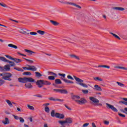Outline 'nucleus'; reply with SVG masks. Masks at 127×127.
I'll return each mask as SVG.
<instances>
[{"label": "nucleus", "instance_id": "obj_1", "mask_svg": "<svg viewBox=\"0 0 127 127\" xmlns=\"http://www.w3.org/2000/svg\"><path fill=\"white\" fill-rule=\"evenodd\" d=\"M0 76H2V79L3 80H6L7 81H11L10 77L12 76V74L8 72H4L3 73H0Z\"/></svg>", "mask_w": 127, "mask_h": 127}, {"label": "nucleus", "instance_id": "obj_2", "mask_svg": "<svg viewBox=\"0 0 127 127\" xmlns=\"http://www.w3.org/2000/svg\"><path fill=\"white\" fill-rule=\"evenodd\" d=\"M51 116L53 118H54L55 117L57 119H63L64 118V116L63 114L59 113H55V110H52L51 113Z\"/></svg>", "mask_w": 127, "mask_h": 127}, {"label": "nucleus", "instance_id": "obj_3", "mask_svg": "<svg viewBox=\"0 0 127 127\" xmlns=\"http://www.w3.org/2000/svg\"><path fill=\"white\" fill-rule=\"evenodd\" d=\"M26 66H27V67L26 66H23L22 67V68L24 70H30L31 71H33V72H35V71H37V68H36V67H35V66L34 65H28L27 64Z\"/></svg>", "mask_w": 127, "mask_h": 127}, {"label": "nucleus", "instance_id": "obj_4", "mask_svg": "<svg viewBox=\"0 0 127 127\" xmlns=\"http://www.w3.org/2000/svg\"><path fill=\"white\" fill-rule=\"evenodd\" d=\"M58 75L59 76H61L62 77H61V79L63 80V81H64L65 83H66L67 84H74V82L64 78L65 76H66V74L59 73Z\"/></svg>", "mask_w": 127, "mask_h": 127}, {"label": "nucleus", "instance_id": "obj_5", "mask_svg": "<svg viewBox=\"0 0 127 127\" xmlns=\"http://www.w3.org/2000/svg\"><path fill=\"white\" fill-rule=\"evenodd\" d=\"M89 100L91 101V102H93L94 104H96L97 106H103V104L100 103V101L98 100V99L94 97H90Z\"/></svg>", "mask_w": 127, "mask_h": 127}, {"label": "nucleus", "instance_id": "obj_6", "mask_svg": "<svg viewBox=\"0 0 127 127\" xmlns=\"http://www.w3.org/2000/svg\"><path fill=\"white\" fill-rule=\"evenodd\" d=\"M59 2H61V3H64L65 4H70V5H73V6H75V7H77V8H80V5L76 4V3L72 2H64L63 1V0H62V1H59Z\"/></svg>", "mask_w": 127, "mask_h": 127}, {"label": "nucleus", "instance_id": "obj_7", "mask_svg": "<svg viewBox=\"0 0 127 127\" xmlns=\"http://www.w3.org/2000/svg\"><path fill=\"white\" fill-rule=\"evenodd\" d=\"M106 108H107V109H110L111 110L113 111V112H118V109L116 108V107H114V105H112L109 103H106Z\"/></svg>", "mask_w": 127, "mask_h": 127}, {"label": "nucleus", "instance_id": "obj_8", "mask_svg": "<svg viewBox=\"0 0 127 127\" xmlns=\"http://www.w3.org/2000/svg\"><path fill=\"white\" fill-rule=\"evenodd\" d=\"M72 100L75 101V103L80 105V96L78 95H75L73 97H72Z\"/></svg>", "mask_w": 127, "mask_h": 127}, {"label": "nucleus", "instance_id": "obj_9", "mask_svg": "<svg viewBox=\"0 0 127 127\" xmlns=\"http://www.w3.org/2000/svg\"><path fill=\"white\" fill-rule=\"evenodd\" d=\"M36 84L38 88H42L43 87V80H37Z\"/></svg>", "mask_w": 127, "mask_h": 127}, {"label": "nucleus", "instance_id": "obj_10", "mask_svg": "<svg viewBox=\"0 0 127 127\" xmlns=\"http://www.w3.org/2000/svg\"><path fill=\"white\" fill-rule=\"evenodd\" d=\"M80 86H81V87H83V88H88V85L84 83V80L82 79H80Z\"/></svg>", "mask_w": 127, "mask_h": 127}, {"label": "nucleus", "instance_id": "obj_11", "mask_svg": "<svg viewBox=\"0 0 127 127\" xmlns=\"http://www.w3.org/2000/svg\"><path fill=\"white\" fill-rule=\"evenodd\" d=\"M94 90L96 91H98L99 92H102V91H103L102 87H101V86H99L98 84H95L94 85Z\"/></svg>", "mask_w": 127, "mask_h": 127}, {"label": "nucleus", "instance_id": "obj_12", "mask_svg": "<svg viewBox=\"0 0 127 127\" xmlns=\"http://www.w3.org/2000/svg\"><path fill=\"white\" fill-rule=\"evenodd\" d=\"M112 9L114 10H118L119 11H124V10H125V8L122 7H113Z\"/></svg>", "mask_w": 127, "mask_h": 127}, {"label": "nucleus", "instance_id": "obj_13", "mask_svg": "<svg viewBox=\"0 0 127 127\" xmlns=\"http://www.w3.org/2000/svg\"><path fill=\"white\" fill-rule=\"evenodd\" d=\"M34 83V79L32 77H26V83Z\"/></svg>", "mask_w": 127, "mask_h": 127}, {"label": "nucleus", "instance_id": "obj_14", "mask_svg": "<svg viewBox=\"0 0 127 127\" xmlns=\"http://www.w3.org/2000/svg\"><path fill=\"white\" fill-rule=\"evenodd\" d=\"M18 82H20V83H26V77H19L18 79Z\"/></svg>", "mask_w": 127, "mask_h": 127}, {"label": "nucleus", "instance_id": "obj_15", "mask_svg": "<svg viewBox=\"0 0 127 127\" xmlns=\"http://www.w3.org/2000/svg\"><path fill=\"white\" fill-rule=\"evenodd\" d=\"M69 56H70V58H71L72 59H74L76 60H80V58L74 54L69 55Z\"/></svg>", "mask_w": 127, "mask_h": 127}, {"label": "nucleus", "instance_id": "obj_16", "mask_svg": "<svg viewBox=\"0 0 127 127\" xmlns=\"http://www.w3.org/2000/svg\"><path fill=\"white\" fill-rule=\"evenodd\" d=\"M10 70V65L7 64L4 66V72Z\"/></svg>", "mask_w": 127, "mask_h": 127}, {"label": "nucleus", "instance_id": "obj_17", "mask_svg": "<svg viewBox=\"0 0 127 127\" xmlns=\"http://www.w3.org/2000/svg\"><path fill=\"white\" fill-rule=\"evenodd\" d=\"M50 22H51V23H52V24H53V25H54L55 26H57V25H59V24H60L59 22L52 20H50Z\"/></svg>", "mask_w": 127, "mask_h": 127}, {"label": "nucleus", "instance_id": "obj_18", "mask_svg": "<svg viewBox=\"0 0 127 127\" xmlns=\"http://www.w3.org/2000/svg\"><path fill=\"white\" fill-rule=\"evenodd\" d=\"M80 104H82V105H85L86 103H88V101L86 99L84 98H81L80 101Z\"/></svg>", "mask_w": 127, "mask_h": 127}, {"label": "nucleus", "instance_id": "obj_19", "mask_svg": "<svg viewBox=\"0 0 127 127\" xmlns=\"http://www.w3.org/2000/svg\"><path fill=\"white\" fill-rule=\"evenodd\" d=\"M123 100L125 101H119V104H123L124 105H126L127 106V98H124Z\"/></svg>", "mask_w": 127, "mask_h": 127}, {"label": "nucleus", "instance_id": "obj_20", "mask_svg": "<svg viewBox=\"0 0 127 127\" xmlns=\"http://www.w3.org/2000/svg\"><path fill=\"white\" fill-rule=\"evenodd\" d=\"M43 85H45L46 86H48L51 85V82L50 81L43 80Z\"/></svg>", "mask_w": 127, "mask_h": 127}, {"label": "nucleus", "instance_id": "obj_21", "mask_svg": "<svg viewBox=\"0 0 127 127\" xmlns=\"http://www.w3.org/2000/svg\"><path fill=\"white\" fill-rule=\"evenodd\" d=\"M25 88H27V89H32L33 86L31 83H26V84H25Z\"/></svg>", "mask_w": 127, "mask_h": 127}, {"label": "nucleus", "instance_id": "obj_22", "mask_svg": "<svg viewBox=\"0 0 127 127\" xmlns=\"http://www.w3.org/2000/svg\"><path fill=\"white\" fill-rule=\"evenodd\" d=\"M55 83L56 84V85H59L60 84H62V81H61V80L60 79H56L55 80Z\"/></svg>", "mask_w": 127, "mask_h": 127}, {"label": "nucleus", "instance_id": "obj_23", "mask_svg": "<svg viewBox=\"0 0 127 127\" xmlns=\"http://www.w3.org/2000/svg\"><path fill=\"white\" fill-rule=\"evenodd\" d=\"M12 60H13V61H14V62H15V63H20L22 62V60H21V59H19L13 58V59Z\"/></svg>", "mask_w": 127, "mask_h": 127}, {"label": "nucleus", "instance_id": "obj_24", "mask_svg": "<svg viewBox=\"0 0 127 127\" xmlns=\"http://www.w3.org/2000/svg\"><path fill=\"white\" fill-rule=\"evenodd\" d=\"M2 123L4 125H9V120H8V118H5V121H2Z\"/></svg>", "mask_w": 127, "mask_h": 127}, {"label": "nucleus", "instance_id": "obj_25", "mask_svg": "<svg viewBox=\"0 0 127 127\" xmlns=\"http://www.w3.org/2000/svg\"><path fill=\"white\" fill-rule=\"evenodd\" d=\"M24 51L25 52H27V53H29L31 55H32V54H36V53H35V52H33L31 50H27V49H25Z\"/></svg>", "mask_w": 127, "mask_h": 127}, {"label": "nucleus", "instance_id": "obj_26", "mask_svg": "<svg viewBox=\"0 0 127 127\" xmlns=\"http://www.w3.org/2000/svg\"><path fill=\"white\" fill-rule=\"evenodd\" d=\"M98 68H107V69H110V66L107 65H98Z\"/></svg>", "mask_w": 127, "mask_h": 127}, {"label": "nucleus", "instance_id": "obj_27", "mask_svg": "<svg viewBox=\"0 0 127 127\" xmlns=\"http://www.w3.org/2000/svg\"><path fill=\"white\" fill-rule=\"evenodd\" d=\"M72 41H74L75 42L77 41V39H76V37H73L71 40L70 39L68 40V42H69L70 43H74V42Z\"/></svg>", "mask_w": 127, "mask_h": 127}, {"label": "nucleus", "instance_id": "obj_28", "mask_svg": "<svg viewBox=\"0 0 127 127\" xmlns=\"http://www.w3.org/2000/svg\"><path fill=\"white\" fill-rule=\"evenodd\" d=\"M8 47H11V48H14V49H17V46L12 44H9L8 45Z\"/></svg>", "mask_w": 127, "mask_h": 127}, {"label": "nucleus", "instance_id": "obj_29", "mask_svg": "<svg viewBox=\"0 0 127 127\" xmlns=\"http://www.w3.org/2000/svg\"><path fill=\"white\" fill-rule=\"evenodd\" d=\"M117 84H118V86H119V87H122L123 88H124L125 87H126V86L125 85V84L122 83V82H120L119 81H117Z\"/></svg>", "mask_w": 127, "mask_h": 127}, {"label": "nucleus", "instance_id": "obj_30", "mask_svg": "<svg viewBox=\"0 0 127 127\" xmlns=\"http://www.w3.org/2000/svg\"><path fill=\"white\" fill-rule=\"evenodd\" d=\"M114 68H116L117 69H122L123 70H127V67H125L124 66H114Z\"/></svg>", "mask_w": 127, "mask_h": 127}, {"label": "nucleus", "instance_id": "obj_31", "mask_svg": "<svg viewBox=\"0 0 127 127\" xmlns=\"http://www.w3.org/2000/svg\"><path fill=\"white\" fill-rule=\"evenodd\" d=\"M0 60L3 62H6L7 63L8 62V60H6V59L3 57H0Z\"/></svg>", "mask_w": 127, "mask_h": 127}, {"label": "nucleus", "instance_id": "obj_32", "mask_svg": "<svg viewBox=\"0 0 127 127\" xmlns=\"http://www.w3.org/2000/svg\"><path fill=\"white\" fill-rule=\"evenodd\" d=\"M110 34H112L115 38H117V39H119V40H121V38L119 37V36L116 35V34H114V33L110 32Z\"/></svg>", "mask_w": 127, "mask_h": 127}, {"label": "nucleus", "instance_id": "obj_33", "mask_svg": "<svg viewBox=\"0 0 127 127\" xmlns=\"http://www.w3.org/2000/svg\"><path fill=\"white\" fill-rule=\"evenodd\" d=\"M61 94H68L67 89H61Z\"/></svg>", "mask_w": 127, "mask_h": 127}, {"label": "nucleus", "instance_id": "obj_34", "mask_svg": "<svg viewBox=\"0 0 127 127\" xmlns=\"http://www.w3.org/2000/svg\"><path fill=\"white\" fill-rule=\"evenodd\" d=\"M37 33H39V34H40L41 35H44L45 34V32L44 31H42V30H38L37 31Z\"/></svg>", "mask_w": 127, "mask_h": 127}, {"label": "nucleus", "instance_id": "obj_35", "mask_svg": "<svg viewBox=\"0 0 127 127\" xmlns=\"http://www.w3.org/2000/svg\"><path fill=\"white\" fill-rule=\"evenodd\" d=\"M94 80H95V81H100L101 82H103V81L102 78L99 77H94Z\"/></svg>", "mask_w": 127, "mask_h": 127}, {"label": "nucleus", "instance_id": "obj_36", "mask_svg": "<svg viewBox=\"0 0 127 127\" xmlns=\"http://www.w3.org/2000/svg\"><path fill=\"white\" fill-rule=\"evenodd\" d=\"M48 80H51L52 81H53L54 80H55V76H49L48 77Z\"/></svg>", "mask_w": 127, "mask_h": 127}, {"label": "nucleus", "instance_id": "obj_37", "mask_svg": "<svg viewBox=\"0 0 127 127\" xmlns=\"http://www.w3.org/2000/svg\"><path fill=\"white\" fill-rule=\"evenodd\" d=\"M20 33H22V34H26L27 35H28V34H29V33L26 32V31H24L23 29L20 30Z\"/></svg>", "mask_w": 127, "mask_h": 127}, {"label": "nucleus", "instance_id": "obj_38", "mask_svg": "<svg viewBox=\"0 0 127 127\" xmlns=\"http://www.w3.org/2000/svg\"><path fill=\"white\" fill-rule=\"evenodd\" d=\"M7 63H9L10 64V66H13V67H15V64L11 61H8V62H7Z\"/></svg>", "mask_w": 127, "mask_h": 127}, {"label": "nucleus", "instance_id": "obj_39", "mask_svg": "<svg viewBox=\"0 0 127 127\" xmlns=\"http://www.w3.org/2000/svg\"><path fill=\"white\" fill-rule=\"evenodd\" d=\"M35 73L36 74V77H37V78H40L42 76V74L38 72H35Z\"/></svg>", "mask_w": 127, "mask_h": 127}, {"label": "nucleus", "instance_id": "obj_40", "mask_svg": "<svg viewBox=\"0 0 127 127\" xmlns=\"http://www.w3.org/2000/svg\"><path fill=\"white\" fill-rule=\"evenodd\" d=\"M48 73L49 74V75H53V76H55V77H57V74L52 71H48Z\"/></svg>", "mask_w": 127, "mask_h": 127}, {"label": "nucleus", "instance_id": "obj_41", "mask_svg": "<svg viewBox=\"0 0 127 127\" xmlns=\"http://www.w3.org/2000/svg\"><path fill=\"white\" fill-rule=\"evenodd\" d=\"M82 93L84 95H87V94H89V90H86V89H82Z\"/></svg>", "mask_w": 127, "mask_h": 127}, {"label": "nucleus", "instance_id": "obj_42", "mask_svg": "<svg viewBox=\"0 0 127 127\" xmlns=\"http://www.w3.org/2000/svg\"><path fill=\"white\" fill-rule=\"evenodd\" d=\"M15 70H17V71H19L20 72H23V69L20 67H14Z\"/></svg>", "mask_w": 127, "mask_h": 127}, {"label": "nucleus", "instance_id": "obj_43", "mask_svg": "<svg viewBox=\"0 0 127 127\" xmlns=\"http://www.w3.org/2000/svg\"><path fill=\"white\" fill-rule=\"evenodd\" d=\"M45 111L46 113H47L48 114L49 113V112H50V109H49V107L46 106L45 107Z\"/></svg>", "mask_w": 127, "mask_h": 127}, {"label": "nucleus", "instance_id": "obj_44", "mask_svg": "<svg viewBox=\"0 0 127 127\" xmlns=\"http://www.w3.org/2000/svg\"><path fill=\"white\" fill-rule=\"evenodd\" d=\"M23 75H28V76H31V72L29 71L24 72Z\"/></svg>", "mask_w": 127, "mask_h": 127}, {"label": "nucleus", "instance_id": "obj_45", "mask_svg": "<svg viewBox=\"0 0 127 127\" xmlns=\"http://www.w3.org/2000/svg\"><path fill=\"white\" fill-rule=\"evenodd\" d=\"M6 103L9 105V107H13L12 103H11V102L10 101L7 100H6Z\"/></svg>", "mask_w": 127, "mask_h": 127}, {"label": "nucleus", "instance_id": "obj_46", "mask_svg": "<svg viewBox=\"0 0 127 127\" xmlns=\"http://www.w3.org/2000/svg\"><path fill=\"white\" fill-rule=\"evenodd\" d=\"M27 106L28 107L29 110H32V111H34V107H33V106H30L29 105H27Z\"/></svg>", "mask_w": 127, "mask_h": 127}, {"label": "nucleus", "instance_id": "obj_47", "mask_svg": "<svg viewBox=\"0 0 127 127\" xmlns=\"http://www.w3.org/2000/svg\"><path fill=\"white\" fill-rule=\"evenodd\" d=\"M66 121H67L68 124H72V119L70 118H68L66 119Z\"/></svg>", "mask_w": 127, "mask_h": 127}, {"label": "nucleus", "instance_id": "obj_48", "mask_svg": "<svg viewBox=\"0 0 127 127\" xmlns=\"http://www.w3.org/2000/svg\"><path fill=\"white\" fill-rule=\"evenodd\" d=\"M73 78L75 79V81H76V82H80V78L77 77L76 76L73 75Z\"/></svg>", "mask_w": 127, "mask_h": 127}, {"label": "nucleus", "instance_id": "obj_49", "mask_svg": "<svg viewBox=\"0 0 127 127\" xmlns=\"http://www.w3.org/2000/svg\"><path fill=\"white\" fill-rule=\"evenodd\" d=\"M4 84V80H2V79L0 78V87Z\"/></svg>", "mask_w": 127, "mask_h": 127}, {"label": "nucleus", "instance_id": "obj_50", "mask_svg": "<svg viewBox=\"0 0 127 127\" xmlns=\"http://www.w3.org/2000/svg\"><path fill=\"white\" fill-rule=\"evenodd\" d=\"M5 57H6V58H8V59H10V60H13V58L11 57L10 56L6 55H5Z\"/></svg>", "mask_w": 127, "mask_h": 127}, {"label": "nucleus", "instance_id": "obj_51", "mask_svg": "<svg viewBox=\"0 0 127 127\" xmlns=\"http://www.w3.org/2000/svg\"><path fill=\"white\" fill-rule=\"evenodd\" d=\"M22 59L26 60V61H28V62H30V63H33V61H32L31 60H28V59H25L24 58H22Z\"/></svg>", "mask_w": 127, "mask_h": 127}, {"label": "nucleus", "instance_id": "obj_52", "mask_svg": "<svg viewBox=\"0 0 127 127\" xmlns=\"http://www.w3.org/2000/svg\"><path fill=\"white\" fill-rule=\"evenodd\" d=\"M0 5H1V6H2L3 7H7V5L3 3H2L0 2Z\"/></svg>", "mask_w": 127, "mask_h": 127}, {"label": "nucleus", "instance_id": "obj_53", "mask_svg": "<svg viewBox=\"0 0 127 127\" xmlns=\"http://www.w3.org/2000/svg\"><path fill=\"white\" fill-rule=\"evenodd\" d=\"M29 34H30V35H37V33L35 32H31Z\"/></svg>", "mask_w": 127, "mask_h": 127}, {"label": "nucleus", "instance_id": "obj_54", "mask_svg": "<svg viewBox=\"0 0 127 127\" xmlns=\"http://www.w3.org/2000/svg\"><path fill=\"white\" fill-rule=\"evenodd\" d=\"M54 92H57L58 93H61V89H54Z\"/></svg>", "mask_w": 127, "mask_h": 127}, {"label": "nucleus", "instance_id": "obj_55", "mask_svg": "<svg viewBox=\"0 0 127 127\" xmlns=\"http://www.w3.org/2000/svg\"><path fill=\"white\" fill-rule=\"evenodd\" d=\"M119 116H120V117H121L122 118H126V115L121 114V113H119L118 114Z\"/></svg>", "mask_w": 127, "mask_h": 127}, {"label": "nucleus", "instance_id": "obj_56", "mask_svg": "<svg viewBox=\"0 0 127 127\" xmlns=\"http://www.w3.org/2000/svg\"><path fill=\"white\" fill-rule=\"evenodd\" d=\"M67 78L69 79L70 80H74V78L72 76H71V75H67Z\"/></svg>", "mask_w": 127, "mask_h": 127}, {"label": "nucleus", "instance_id": "obj_57", "mask_svg": "<svg viewBox=\"0 0 127 127\" xmlns=\"http://www.w3.org/2000/svg\"><path fill=\"white\" fill-rule=\"evenodd\" d=\"M59 123H60V125H61V126H64V121H59Z\"/></svg>", "mask_w": 127, "mask_h": 127}, {"label": "nucleus", "instance_id": "obj_58", "mask_svg": "<svg viewBox=\"0 0 127 127\" xmlns=\"http://www.w3.org/2000/svg\"><path fill=\"white\" fill-rule=\"evenodd\" d=\"M19 119L20 120V123H24V119L23 118L20 117Z\"/></svg>", "mask_w": 127, "mask_h": 127}, {"label": "nucleus", "instance_id": "obj_59", "mask_svg": "<svg viewBox=\"0 0 127 127\" xmlns=\"http://www.w3.org/2000/svg\"><path fill=\"white\" fill-rule=\"evenodd\" d=\"M35 97H37L38 98H42V95L41 94H37L34 95Z\"/></svg>", "mask_w": 127, "mask_h": 127}, {"label": "nucleus", "instance_id": "obj_60", "mask_svg": "<svg viewBox=\"0 0 127 127\" xmlns=\"http://www.w3.org/2000/svg\"><path fill=\"white\" fill-rule=\"evenodd\" d=\"M13 117H14L15 120H19V117H18V116H17L13 115Z\"/></svg>", "mask_w": 127, "mask_h": 127}, {"label": "nucleus", "instance_id": "obj_61", "mask_svg": "<svg viewBox=\"0 0 127 127\" xmlns=\"http://www.w3.org/2000/svg\"><path fill=\"white\" fill-rule=\"evenodd\" d=\"M49 100H50V101H56V99L53 98V97L49 98Z\"/></svg>", "mask_w": 127, "mask_h": 127}, {"label": "nucleus", "instance_id": "obj_62", "mask_svg": "<svg viewBox=\"0 0 127 127\" xmlns=\"http://www.w3.org/2000/svg\"><path fill=\"white\" fill-rule=\"evenodd\" d=\"M122 112H123V113H124V114H127V112H127V107H126L124 109V110L122 111Z\"/></svg>", "mask_w": 127, "mask_h": 127}, {"label": "nucleus", "instance_id": "obj_63", "mask_svg": "<svg viewBox=\"0 0 127 127\" xmlns=\"http://www.w3.org/2000/svg\"><path fill=\"white\" fill-rule=\"evenodd\" d=\"M89 125H90L89 123H85V124H84L82 126V127H88V126H89Z\"/></svg>", "mask_w": 127, "mask_h": 127}, {"label": "nucleus", "instance_id": "obj_64", "mask_svg": "<svg viewBox=\"0 0 127 127\" xmlns=\"http://www.w3.org/2000/svg\"><path fill=\"white\" fill-rule=\"evenodd\" d=\"M110 124V122L108 121H104V124L105 125H109Z\"/></svg>", "mask_w": 127, "mask_h": 127}]
</instances>
